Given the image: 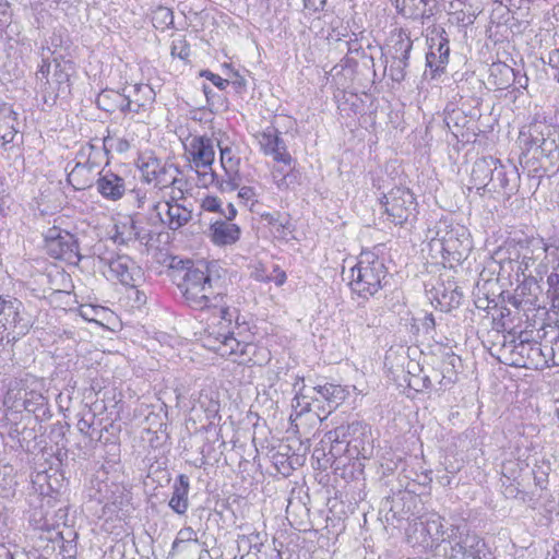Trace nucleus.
Returning a JSON list of instances; mask_svg holds the SVG:
<instances>
[{
  "mask_svg": "<svg viewBox=\"0 0 559 559\" xmlns=\"http://www.w3.org/2000/svg\"><path fill=\"white\" fill-rule=\"evenodd\" d=\"M31 320L23 304L16 298L0 297V345L3 341L13 344L28 332Z\"/></svg>",
  "mask_w": 559,
  "mask_h": 559,
  "instance_id": "0eeeda50",
  "label": "nucleus"
},
{
  "mask_svg": "<svg viewBox=\"0 0 559 559\" xmlns=\"http://www.w3.org/2000/svg\"><path fill=\"white\" fill-rule=\"evenodd\" d=\"M202 209L206 212H219L222 211V202L217 197H206L202 201Z\"/></svg>",
  "mask_w": 559,
  "mask_h": 559,
  "instance_id": "0e129e2a",
  "label": "nucleus"
},
{
  "mask_svg": "<svg viewBox=\"0 0 559 559\" xmlns=\"http://www.w3.org/2000/svg\"><path fill=\"white\" fill-rule=\"evenodd\" d=\"M408 66L409 58L386 57L385 72L393 82L401 83L406 78Z\"/></svg>",
  "mask_w": 559,
  "mask_h": 559,
  "instance_id": "e433bc0d",
  "label": "nucleus"
},
{
  "mask_svg": "<svg viewBox=\"0 0 559 559\" xmlns=\"http://www.w3.org/2000/svg\"><path fill=\"white\" fill-rule=\"evenodd\" d=\"M350 288L360 297L368 298L378 293L382 287V281L386 277V269L370 249L360 252L359 261L352 267Z\"/></svg>",
  "mask_w": 559,
  "mask_h": 559,
  "instance_id": "20e7f679",
  "label": "nucleus"
},
{
  "mask_svg": "<svg viewBox=\"0 0 559 559\" xmlns=\"http://www.w3.org/2000/svg\"><path fill=\"white\" fill-rule=\"evenodd\" d=\"M55 62V72L52 75L53 82L58 85V91L64 92L66 88H69L70 81V70H72L71 61H62L60 62L57 58L53 59Z\"/></svg>",
  "mask_w": 559,
  "mask_h": 559,
  "instance_id": "ea45409f",
  "label": "nucleus"
},
{
  "mask_svg": "<svg viewBox=\"0 0 559 559\" xmlns=\"http://www.w3.org/2000/svg\"><path fill=\"white\" fill-rule=\"evenodd\" d=\"M202 75L205 76L207 80H210L213 83V85H215L221 91L225 90L227 87V85L229 84L228 80L223 79L218 74H215L207 70L203 71Z\"/></svg>",
  "mask_w": 559,
  "mask_h": 559,
  "instance_id": "69168bd1",
  "label": "nucleus"
},
{
  "mask_svg": "<svg viewBox=\"0 0 559 559\" xmlns=\"http://www.w3.org/2000/svg\"><path fill=\"white\" fill-rule=\"evenodd\" d=\"M264 219L271 227V233L275 238L280 240L289 241L288 235L292 234L289 222L286 217H282L281 214H266Z\"/></svg>",
  "mask_w": 559,
  "mask_h": 559,
  "instance_id": "4c0bfd02",
  "label": "nucleus"
},
{
  "mask_svg": "<svg viewBox=\"0 0 559 559\" xmlns=\"http://www.w3.org/2000/svg\"><path fill=\"white\" fill-rule=\"evenodd\" d=\"M198 175V185L203 188H209L214 186L218 190V183L222 178L211 168L203 169L200 168V171H195Z\"/></svg>",
  "mask_w": 559,
  "mask_h": 559,
  "instance_id": "8fccbe9b",
  "label": "nucleus"
},
{
  "mask_svg": "<svg viewBox=\"0 0 559 559\" xmlns=\"http://www.w3.org/2000/svg\"><path fill=\"white\" fill-rule=\"evenodd\" d=\"M147 254L151 255V265L158 273L162 270H157L158 266H166L168 270H181L188 267L191 263L190 259H182L178 255H174L169 252L168 247H147Z\"/></svg>",
  "mask_w": 559,
  "mask_h": 559,
  "instance_id": "393cba45",
  "label": "nucleus"
},
{
  "mask_svg": "<svg viewBox=\"0 0 559 559\" xmlns=\"http://www.w3.org/2000/svg\"><path fill=\"white\" fill-rule=\"evenodd\" d=\"M347 48V55H356L361 56L362 58H369L371 61H373L372 56H367L362 45L359 43L358 38H350L349 40L344 43Z\"/></svg>",
  "mask_w": 559,
  "mask_h": 559,
  "instance_id": "680f3d73",
  "label": "nucleus"
},
{
  "mask_svg": "<svg viewBox=\"0 0 559 559\" xmlns=\"http://www.w3.org/2000/svg\"><path fill=\"white\" fill-rule=\"evenodd\" d=\"M75 248V255L79 261L95 257L99 263L107 265L112 275L119 280L122 285L134 287L138 278L141 276V270L135 262L126 254H115L107 247H85L86 253H82L80 248Z\"/></svg>",
  "mask_w": 559,
  "mask_h": 559,
  "instance_id": "39448f33",
  "label": "nucleus"
},
{
  "mask_svg": "<svg viewBox=\"0 0 559 559\" xmlns=\"http://www.w3.org/2000/svg\"><path fill=\"white\" fill-rule=\"evenodd\" d=\"M444 559H486L484 540L475 534H466L449 540L443 546Z\"/></svg>",
  "mask_w": 559,
  "mask_h": 559,
  "instance_id": "f8f14e48",
  "label": "nucleus"
},
{
  "mask_svg": "<svg viewBox=\"0 0 559 559\" xmlns=\"http://www.w3.org/2000/svg\"><path fill=\"white\" fill-rule=\"evenodd\" d=\"M429 233L431 234L429 245L463 243L469 236L468 230L463 225L453 224L449 219H440Z\"/></svg>",
  "mask_w": 559,
  "mask_h": 559,
  "instance_id": "412c9836",
  "label": "nucleus"
},
{
  "mask_svg": "<svg viewBox=\"0 0 559 559\" xmlns=\"http://www.w3.org/2000/svg\"><path fill=\"white\" fill-rule=\"evenodd\" d=\"M200 340L205 348L222 357H234L239 365H261V360L255 358L258 347L254 343L238 341L233 330L218 325L214 320L201 333Z\"/></svg>",
  "mask_w": 559,
  "mask_h": 559,
  "instance_id": "7ed1b4c3",
  "label": "nucleus"
},
{
  "mask_svg": "<svg viewBox=\"0 0 559 559\" xmlns=\"http://www.w3.org/2000/svg\"><path fill=\"white\" fill-rule=\"evenodd\" d=\"M153 23L156 28H169L174 25V12L166 8L159 7L154 11Z\"/></svg>",
  "mask_w": 559,
  "mask_h": 559,
  "instance_id": "49530a36",
  "label": "nucleus"
},
{
  "mask_svg": "<svg viewBox=\"0 0 559 559\" xmlns=\"http://www.w3.org/2000/svg\"><path fill=\"white\" fill-rule=\"evenodd\" d=\"M96 165L92 162L80 163L78 162L71 171L68 174L67 181L73 187L74 190H85L93 186L95 181Z\"/></svg>",
  "mask_w": 559,
  "mask_h": 559,
  "instance_id": "bb28decb",
  "label": "nucleus"
},
{
  "mask_svg": "<svg viewBox=\"0 0 559 559\" xmlns=\"http://www.w3.org/2000/svg\"><path fill=\"white\" fill-rule=\"evenodd\" d=\"M498 158L486 156L478 158L472 168V181L474 182L477 192L483 195L487 193V188L492 180V175L498 167Z\"/></svg>",
  "mask_w": 559,
  "mask_h": 559,
  "instance_id": "5701e85b",
  "label": "nucleus"
},
{
  "mask_svg": "<svg viewBox=\"0 0 559 559\" xmlns=\"http://www.w3.org/2000/svg\"><path fill=\"white\" fill-rule=\"evenodd\" d=\"M185 542L198 543L197 532L190 526L183 527L178 532V536L173 544V548H176L180 543Z\"/></svg>",
  "mask_w": 559,
  "mask_h": 559,
  "instance_id": "052dcab7",
  "label": "nucleus"
},
{
  "mask_svg": "<svg viewBox=\"0 0 559 559\" xmlns=\"http://www.w3.org/2000/svg\"><path fill=\"white\" fill-rule=\"evenodd\" d=\"M449 58L437 56L435 52L426 53V69L424 78L429 80H438L445 73Z\"/></svg>",
  "mask_w": 559,
  "mask_h": 559,
  "instance_id": "c9c22d12",
  "label": "nucleus"
},
{
  "mask_svg": "<svg viewBox=\"0 0 559 559\" xmlns=\"http://www.w3.org/2000/svg\"><path fill=\"white\" fill-rule=\"evenodd\" d=\"M255 139L263 154L272 156L277 163L292 164V155L288 153L281 133L274 126H269L263 131L258 132Z\"/></svg>",
  "mask_w": 559,
  "mask_h": 559,
  "instance_id": "2eb2a0df",
  "label": "nucleus"
},
{
  "mask_svg": "<svg viewBox=\"0 0 559 559\" xmlns=\"http://www.w3.org/2000/svg\"><path fill=\"white\" fill-rule=\"evenodd\" d=\"M463 293L453 281L438 282L428 290V298L436 308L442 312H449L461 304Z\"/></svg>",
  "mask_w": 559,
  "mask_h": 559,
  "instance_id": "dca6fc26",
  "label": "nucleus"
},
{
  "mask_svg": "<svg viewBox=\"0 0 559 559\" xmlns=\"http://www.w3.org/2000/svg\"><path fill=\"white\" fill-rule=\"evenodd\" d=\"M179 285L187 301L200 309L216 308L226 287L227 269L217 260L191 261Z\"/></svg>",
  "mask_w": 559,
  "mask_h": 559,
  "instance_id": "f03ea898",
  "label": "nucleus"
},
{
  "mask_svg": "<svg viewBox=\"0 0 559 559\" xmlns=\"http://www.w3.org/2000/svg\"><path fill=\"white\" fill-rule=\"evenodd\" d=\"M131 94L121 93L116 90L105 88L96 97V105L106 112H139L144 107L142 98H131Z\"/></svg>",
  "mask_w": 559,
  "mask_h": 559,
  "instance_id": "ddd939ff",
  "label": "nucleus"
},
{
  "mask_svg": "<svg viewBox=\"0 0 559 559\" xmlns=\"http://www.w3.org/2000/svg\"><path fill=\"white\" fill-rule=\"evenodd\" d=\"M90 487L87 488V497L91 501H95L99 504H107L109 502L115 503L111 497L108 496V485L107 483L99 480L97 478L91 479Z\"/></svg>",
  "mask_w": 559,
  "mask_h": 559,
  "instance_id": "58836bf2",
  "label": "nucleus"
},
{
  "mask_svg": "<svg viewBox=\"0 0 559 559\" xmlns=\"http://www.w3.org/2000/svg\"><path fill=\"white\" fill-rule=\"evenodd\" d=\"M212 240L216 245H231L240 237V228L238 225L217 219L210 227Z\"/></svg>",
  "mask_w": 559,
  "mask_h": 559,
  "instance_id": "c85d7f7f",
  "label": "nucleus"
},
{
  "mask_svg": "<svg viewBox=\"0 0 559 559\" xmlns=\"http://www.w3.org/2000/svg\"><path fill=\"white\" fill-rule=\"evenodd\" d=\"M179 285L187 301L200 309L216 308L226 287L227 269L217 260L191 261Z\"/></svg>",
  "mask_w": 559,
  "mask_h": 559,
  "instance_id": "f257e3e1",
  "label": "nucleus"
},
{
  "mask_svg": "<svg viewBox=\"0 0 559 559\" xmlns=\"http://www.w3.org/2000/svg\"><path fill=\"white\" fill-rule=\"evenodd\" d=\"M190 478L186 474H180L174 480L171 486V497L168 507L178 515L185 514L189 509Z\"/></svg>",
  "mask_w": 559,
  "mask_h": 559,
  "instance_id": "b1692460",
  "label": "nucleus"
},
{
  "mask_svg": "<svg viewBox=\"0 0 559 559\" xmlns=\"http://www.w3.org/2000/svg\"><path fill=\"white\" fill-rule=\"evenodd\" d=\"M217 310L218 314H213L212 320L218 322V325H222L226 329L233 330V319L235 318L236 310H230L228 307H221Z\"/></svg>",
  "mask_w": 559,
  "mask_h": 559,
  "instance_id": "603ef678",
  "label": "nucleus"
},
{
  "mask_svg": "<svg viewBox=\"0 0 559 559\" xmlns=\"http://www.w3.org/2000/svg\"><path fill=\"white\" fill-rule=\"evenodd\" d=\"M317 394L311 396L314 401H324L329 406V413L336 409L347 397L348 391L341 384L324 383L312 386Z\"/></svg>",
  "mask_w": 559,
  "mask_h": 559,
  "instance_id": "a878e982",
  "label": "nucleus"
},
{
  "mask_svg": "<svg viewBox=\"0 0 559 559\" xmlns=\"http://www.w3.org/2000/svg\"><path fill=\"white\" fill-rule=\"evenodd\" d=\"M117 245H128L139 241L140 245H150L153 237L148 230L138 225L136 221L129 216L115 225V234L111 237Z\"/></svg>",
  "mask_w": 559,
  "mask_h": 559,
  "instance_id": "a211bd4d",
  "label": "nucleus"
},
{
  "mask_svg": "<svg viewBox=\"0 0 559 559\" xmlns=\"http://www.w3.org/2000/svg\"><path fill=\"white\" fill-rule=\"evenodd\" d=\"M380 202L388 218L395 225H402L416 217L417 202L408 188L395 187L383 194Z\"/></svg>",
  "mask_w": 559,
  "mask_h": 559,
  "instance_id": "6e6552de",
  "label": "nucleus"
},
{
  "mask_svg": "<svg viewBox=\"0 0 559 559\" xmlns=\"http://www.w3.org/2000/svg\"><path fill=\"white\" fill-rule=\"evenodd\" d=\"M274 183L280 190L287 189L290 185L289 175L284 173L282 167H274L272 170Z\"/></svg>",
  "mask_w": 559,
  "mask_h": 559,
  "instance_id": "bf43d9fd",
  "label": "nucleus"
},
{
  "mask_svg": "<svg viewBox=\"0 0 559 559\" xmlns=\"http://www.w3.org/2000/svg\"><path fill=\"white\" fill-rule=\"evenodd\" d=\"M549 472V463L543 461L539 464H535L534 468L532 469V473L534 476V483L536 487H539L540 489L547 488Z\"/></svg>",
  "mask_w": 559,
  "mask_h": 559,
  "instance_id": "de8ad7c7",
  "label": "nucleus"
},
{
  "mask_svg": "<svg viewBox=\"0 0 559 559\" xmlns=\"http://www.w3.org/2000/svg\"><path fill=\"white\" fill-rule=\"evenodd\" d=\"M427 44L429 46L427 52H435L437 56L450 58V39L443 27L433 25L429 28Z\"/></svg>",
  "mask_w": 559,
  "mask_h": 559,
  "instance_id": "473e14b6",
  "label": "nucleus"
},
{
  "mask_svg": "<svg viewBox=\"0 0 559 559\" xmlns=\"http://www.w3.org/2000/svg\"><path fill=\"white\" fill-rule=\"evenodd\" d=\"M46 50L51 53L55 52V51H51L49 47L43 48L41 63L39 64L37 71H36V80H37V83L41 87H46L47 85H50L49 74H50L51 63L49 62V58L46 57V55H45Z\"/></svg>",
  "mask_w": 559,
  "mask_h": 559,
  "instance_id": "a18cd8bd",
  "label": "nucleus"
},
{
  "mask_svg": "<svg viewBox=\"0 0 559 559\" xmlns=\"http://www.w3.org/2000/svg\"><path fill=\"white\" fill-rule=\"evenodd\" d=\"M533 242V234H525L521 228H513L509 233L508 239L503 245H531Z\"/></svg>",
  "mask_w": 559,
  "mask_h": 559,
  "instance_id": "864d4df0",
  "label": "nucleus"
},
{
  "mask_svg": "<svg viewBox=\"0 0 559 559\" xmlns=\"http://www.w3.org/2000/svg\"><path fill=\"white\" fill-rule=\"evenodd\" d=\"M47 405V399L35 391L25 392V396L23 400V406L25 411L29 413H36L40 408H45Z\"/></svg>",
  "mask_w": 559,
  "mask_h": 559,
  "instance_id": "c03bdc74",
  "label": "nucleus"
},
{
  "mask_svg": "<svg viewBox=\"0 0 559 559\" xmlns=\"http://www.w3.org/2000/svg\"><path fill=\"white\" fill-rule=\"evenodd\" d=\"M507 71L512 74L513 82L518 85L519 88L527 87L528 79L526 75L521 74L520 72H515L512 68H507Z\"/></svg>",
  "mask_w": 559,
  "mask_h": 559,
  "instance_id": "774afa93",
  "label": "nucleus"
},
{
  "mask_svg": "<svg viewBox=\"0 0 559 559\" xmlns=\"http://www.w3.org/2000/svg\"><path fill=\"white\" fill-rule=\"evenodd\" d=\"M556 127L545 121L534 120L528 126L520 130L519 142L525 153H528L533 147H538L546 139L556 135Z\"/></svg>",
  "mask_w": 559,
  "mask_h": 559,
  "instance_id": "aec40b11",
  "label": "nucleus"
},
{
  "mask_svg": "<svg viewBox=\"0 0 559 559\" xmlns=\"http://www.w3.org/2000/svg\"><path fill=\"white\" fill-rule=\"evenodd\" d=\"M524 466H527V464H524V462L519 460H508L503 462L501 466V480L519 481V477L524 469Z\"/></svg>",
  "mask_w": 559,
  "mask_h": 559,
  "instance_id": "79ce46f5",
  "label": "nucleus"
},
{
  "mask_svg": "<svg viewBox=\"0 0 559 559\" xmlns=\"http://www.w3.org/2000/svg\"><path fill=\"white\" fill-rule=\"evenodd\" d=\"M185 153L194 171L207 169L215 160L213 140L207 135H190L183 142Z\"/></svg>",
  "mask_w": 559,
  "mask_h": 559,
  "instance_id": "9b49d317",
  "label": "nucleus"
},
{
  "mask_svg": "<svg viewBox=\"0 0 559 559\" xmlns=\"http://www.w3.org/2000/svg\"><path fill=\"white\" fill-rule=\"evenodd\" d=\"M173 57L186 60L190 56V47L183 38L174 39L170 47Z\"/></svg>",
  "mask_w": 559,
  "mask_h": 559,
  "instance_id": "5fc2aeb1",
  "label": "nucleus"
},
{
  "mask_svg": "<svg viewBox=\"0 0 559 559\" xmlns=\"http://www.w3.org/2000/svg\"><path fill=\"white\" fill-rule=\"evenodd\" d=\"M391 3L399 15L423 25L439 11V0H391Z\"/></svg>",
  "mask_w": 559,
  "mask_h": 559,
  "instance_id": "4468645a",
  "label": "nucleus"
},
{
  "mask_svg": "<svg viewBox=\"0 0 559 559\" xmlns=\"http://www.w3.org/2000/svg\"><path fill=\"white\" fill-rule=\"evenodd\" d=\"M433 380L438 381L440 388L439 390L443 391L447 389L449 384H452L456 380L455 372L448 371L445 374L443 371L439 373L438 371H433L432 376L425 374L423 377L415 376L409 381V386L414 388L416 391H424L431 389L433 386Z\"/></svg>",
  "mask_w": 559,
  "mask_h": 559,
  "instance_id": "7c9ffc66",
  "label": "nucleus"
},
{
  "mask_svg": "<svg viewBox=\"0 0 559 559\" xmlns=\"http://www.w3.org/2000/svg\"><path fill=\"white\" fill-rule=\"evenodd\" d=\"M391 44L389 45L386 57L409 58L413 49V40L409 31L399 28L391 34Z\"/></svg>",
  "mask_w": 559,
  "mask_h": 559,
  "instance_id": "c756f323",
  "label": "nucleus"
},
{
  "mask_svg": "<svg viewBox=\"0 0 559 559\" xmlns=\"http://www.w3.org/2000/svg\"><path fill=\"white\" fill-rule=\"evenodd\" d=\"M76 532L71 527H64L62 531L55 533V536L49 537L50 540L60 543L59 555L61 559H75L78 554L76 546Z\"/></svg>",
  "mask_w": 559,
  "mask_h": 559,
  "instance_id": "2f4dec72",
  "label": "nucleus"
},
{
  "mask_svg": "<svg viewBox=\"0 0 559 559\" xmlns=\"http://www.w3.org/2000/svg\"><path fill=\"white\" fill-rule=\"evenodd\" d=\"M181 174L180 169L174 164L166 163L160 170L158 178L153 182L154 186L158 189H165L168 187H174L182 193L181 187L183 186V181L178 178Z\"/></svg>",
  "mask_w": 559,
  "mask_h": 559,
  "instance_id": "f704fd0d",
  "label": "nucleus"
},
{
  "mask_svg": "<svg viewBox=\"0 0 559 559\" xmlns=\"http://www.w3.org/2000/svg\"><path fill=\"white\" fill-rule=\"evenodd\" d=\"M44 239L47 245H76V240L69 231L57 226L48 228L44 233Z\"/></svg>",
  "mask_w": 559,
  "mask_h": 559,
  "instance_id": "a19ab883",
  "label": "nucleus"
},
{
  "mask_svg": "<svg viewBox=\"0 0 559 559\" xmlns=\"http://www.w3.org/2000/svg\"><path fill=\"white\" fill-rule=\"evenodd\" d=\"M424 526V531L430 536L432 540H438L443 536V524L440 516H432L425 523H420Z\"/></svg>",
  "mask_w": 559,
  "mask_h": 559,
  "instance_id": "09e8293b",
  "label": "nucleus"
},
{
  "mask_svg": "<svg viewBox=\"0 0 559 559\" xmlns=\"http://www.w3.org/2000/svg\"><path fill=\"white\" fill-rule=\"evenodd\" d=\"M135 165L141 171L143 180L153 183L166 163H163L153 152L144 151L136 158Z\"/></svg>",
  "mask_w": 559,
  "mask_h": 559,
  "instance_id": "cd10ccee",
  "label": "nucleus"
},
{
  "mask_svg": "<svg viewBox=\"0 0 559 559\" xmlns=\"http://www.w3.org/2000/svg\"><path fill=\"white\" fill-rule=\"evenodd\" d=\"M556 335L550 340L551 346L548 348V355L551 366H559V332L551 328Z\"/></svg>",
  "mask_w": 559,
  "mask_h": 559,
  "instance_id": "13d9d810",
  "label": "nucleus"
},
{
  "mask_svg": "<svg viewBox=\"0 0 559 559\" xmlns=\"http://www.w3.org/2000/svg\"><path fill=\"white\" fill-rule=\"evenodd\" d=\"M97 192L107 201H119L127 191L126 178L114 173L111 169L103 168L95 181Z\"/></svg>",
  "mask_w": 559,
  "mask_h": 559,
  "instance_id": "f3484780",
  "label": "nucleus"
},
{
  "mask_svg": "<svg viewBox=\"0 0 559 559\" xmlns=\"http://www.w3.org/2000/svg\"><path fill=\"white\" fill-rule=\"evenodd\" d=\"M512 355L516 358L511 365L533 370H543L551 366L548 347L543 348L540 343L520 336V342L513 346Z\"/></svg>",
  "mask_w": 559,
  "mask_h": 559,
  "instance_id": "9d476101",
  "label": "nucleus"
},
{
  "mask_svg": "<svg viewBox=\"0 0 559 559\" xmlns=\"http://www.w3.org/2000/svg\"><path fill=\"white\" fill-rule=\"evenodd\" d=\"M502 481V492L503 495L507 497V498H512V499H516L519 498L520 496H524V492L520 489V481H507V480H501ZM522 499H524V497H522Z\"/></svg>",
  "mask_w": 559,
  "mask_h": 559,
  "instance_id": "4d7b16f0",
  "label": "nucleus"
},
{
  "mask_svg": "<svg viewBox=\"0 0 559 559\" xmlns=\"http://www.w3.org/2000/svg\"><path fill=\"white\" fill-rule=\"evenodd\" d=\"M423 330L425 334L433 337V333L436 331V319L432 313H427L421 322Z\"/></svg>",
  "mask_w": 559,
  "mask_h": 559,
  "instance_id": "338daca9",
  "label": "nucleus"
},
{
  "mask_svg": "<svg viewBox=\"0 0 559 559\" xmlns=\"http://www.w3.org/2000/svg\"><path fill=\"white\" fill-rule=\"evenodd\" d=\"M80 415L81 417L78 420L76 427L82 435L90 437L92 440L102 441L104 431L108 432L109 428H114V425L109 424L97 430L94 427L95 414L91 409H86Z\"/></svg>",
  "mask_w": 559,
  "mask_h": 559,
  "instance_id": "72a5a7b5",
  "label": "nucleus"
},
{
  "mask_svg": "<svg viewBox=\"0 0 559 559\" xmlns=\"http://www.w3.org/2000/svg\"><path fill=\"white\" fill-rule=\"evenodd\" d=\"M17 133L19 131L14 128L13 124H10L9 121L0 124V151L12 150L15 145Z\"/></svg>",
  "mask_w": 559,
  "mask_h": 559,
  "instance_id": "37998d69",
  "label": "nucleus"
},
{
  "mask_svg": "<svg viewBox=\"0 0 559 559\" xmlns=\"http://www.w3.org/2000/svg\"><path fill=\"white\" fill-rule=\"evenodd\" d=\"M224 133H219V138H215L216 145L219 150V159L225 176L218 183V191L222 193L233 192L240 187L241 175L239 171L240 157L236 155L229 142L224 140Z\"/></svg>",
  "mask_w": 559,
  "mask_h": 559,
  "instance_id": "1a4fd4ad",
  "label": "nucleus"
},
{
  "mask_svg": "<svg viewBox=\"0 0 559 559\" xmlns=\"http://www.w3.org/2000/svg\"><path fill=\"white\" fill-rule=\"evenodd\" d=\"M160 221L167 223L169 228L176 230L188 223L191 218V211L185 206L166 201L154 205Z\"/></svg>",
  "mask_w": 559,
  "mask_h": 559,
  "instance_id": "4be33fe9",
  "label": "nucleus"
},
{
  "mask_svg": "<svg viewBox=\"0 0 559 559\" xmlns=\"http://www.w3.org/2000/svg\"><path fill=\"white\" fill-rule=\"evenodd\" d=\"M332 443H346L345 452L349 459H369L373 451L370 427L361 421L336 427L326 433Z\"/></svg>",
  "mask_w": 559,
  "mask_h": 559,
  "instance_id": "423d86ee",
  "label": "nucleus"
},
{
  "mask_svg": "<svg viewBox=\"0 0 559 559\" xmlns=\"http://www.w3.org/2000/svg\"><path fill=\"white\" fill-rule=\"evenodd\" d=\"M476 16L474 13L466 12L462 9H455L450 13V22L456 24L460 27H467L472 25Z\"/></svg>",
  "mask_w": 559,
  "mask_h": 559,
  "instance_id": "3c124183",
  "label": "nucleus"
},
{
  "mask_svg": "<svg viewBox=\"0 0 559 559\" xmlns=\"http://www.w3.org/2000/svg\"><path fill=\"white\" fill-rule=\"evenodd\" d=\"M498 167L492 175V180L487 188V193H502L510 198L518 188L520 175L518 168L514 165L506 166L498 160Z\"/></svg>",
  "mask_w": 559,
  "mask_h": 559,
  "instance_id": "6ab92c4d",
  "label": "nucleus"
},
{
  "mask_svg": "<svg viewBox=\"0 0 559 559\" xmlns=\"http://www.w3.org/2000/svg\"><path fill=\"white\" fill-rule=\"evenodd\" d=\"M537 148L540 151V154L547 157H554L555 153L559 154V147L556 142L555 135L546 139V141L542 142V144Z\"/></svg>",
  "mask_w": 559,
  "mask_h": 559,
  "instance_id": "e2e57ef3",
  "label": "nucleus"
},
{
  "mask_svg": "<svg viewBox=\"0 0 559 559\" xmlns=\"http://www.w3.org/2000/svg\"><path fill=\"white\" fill-rule=\"evenodd\" d=\"M128 94L132 95L131 98H142L145 106L147 102L153 99L154 92L147 84H134Z\"/></svg>",
  "mask_w": 559,
  "mask_h": 559,
  "instance_id": "6e6d98bb",
  "label": "nucleus"
}]
</instances>
